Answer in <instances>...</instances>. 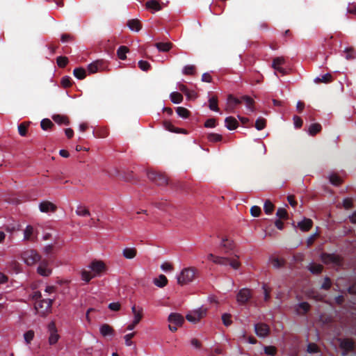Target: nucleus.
Masks as SVG:
<instances>
[{"mask_svg":"<svg viewBox=\"0 0 356 356\" xmlns=\"http://www.w3.org/2000/svg\"><path fill=\"white\" fill-rule=\"evenodd\" d=\"M54 298L42 299L35 303V309L38 315L45 316L51 311Z\"/></svg>","mask_w":356,"mask_h":356,"instance_id":"obj_1","label":"nucleus"},{"mask_svg":"<svg viewBox=\"0 0 356 356\" xmlns=\"http://www.w3.org/2000/svg\"><path fill=\"white\" fill-rule=\"evenodd\" d=\"M195 275V270L194 268H186L177 275V282L180 285L186 284L193 280Z\"/></svg>","mask_w":356,"mask_h":356,"instance_id":"obj_2","label":"nucleus"},{"mask_svg":"<svg viewBox=\"0 0 356 356\" xmlns=\"http://www.w3.org/2000/svg\"><path fill=\"white\" fill-rule=\"evenodd\" d=\"M22 259L28 266H33L40 261V255L34 250H27L22 254Z\"/></svg>","mask_w":356,"mask_h":356,"instance_id":"obj_3","label":"nucleus"},{"mask_svg":"<svg viewBox=\"0 0 356 356\" xmlns=\"http://www.w3.org/2000/svg\"><path fill=\"white\" fill-rule=\"evenodd\" d=\"M207 309L202 307L189 312L186 318L191 323H196L207 314Z\"/></svg>","mask_w":356,"mask_h":356,"instance_id":"obj_4","label":"nucleus"},{"mask_svg":"<svg viewBox=\"0 0 356 356\" xmlns=\"http://www.w3.org/2000/svg\"><path fill=\"white\" fill-rule=\"evenodd\" d=\"M337 340L340 348L342 350V355L346 356L350 351L353 350L354 342L352 339L347 338H338Z\"/></svg>","mask_w":356,"mask_h":356,"instance_id":"obj_5","label":"nucleus"},{"mask_svg":"<svg viewBox=\"0 0 356 356\" xmlns=\"http://www.w3.org/2000/svg\"><path fill=\"white\" fill-rule=\"evenodd\" d=\"M47 330L49 334L48 339L49 345L52 346L56 344L58 342L60 336L58 334V330L54 321H51L48 324Z\"/></svg>","mask_w":356,"mask_h":356,"instance_id":"obj_6","label":"nucleus"},{"mask_svg":"<svg viewBox=\"0 0 356 356\" xmlns=\"http://www.w3.org/2000/svg\"><path fill=\"white\" fill-rule=\"evenodd\" d=\"M148 178L154 182L158 186H163L167 184L168 179L167 178L162 174L158 173L156 172H149L147 174Z\"/></svg>","mask_w":356,"mask_h":356,"instance_id":"obj_7","label":"nucleus"},{"mask_svg":"<svg viewBox=\"0 0 356 356\" xmlns=\"http://www.w3.org/2000/svg\"><path fill=\"white\" fill-rule=\"evenodd\" d=\"M242 103V99L236 98L232 95H229L227 99L225 110L229 113H234L235 108Z\"/></svg>","mask_w":356,"mask_h":356,"instance_id":"obj_8","label":"nucleus"},{"mask_svg":"<svg viewBox=\"0 0 356 356\" xmlns=\"http://www.w3.org/2000/svg\"><path fill=\"white\" fill-rule=\"evenodd\" d=\"M254 331L259 337L264 338L268 336L270 329L266 324L259 323L254 325Z\"/></svg>","mask_w":356,"mask_h":356,"instance_id":"obj_9","label":"nucleus"},{"mask_svg":"<svg viewBox=\"0 0 356 356\" xmlns=\"http://www.w3.org/2000/svg\"><path fill=\"white\" fill-rule=\"evenodd\" d=\"M37 271L42 276H49L51 273V269L49 267V261L45 259L42 260L38 267Z\"/></svg>","mask_w":356,"mask_h":356,"instance_id":"obj_10","label":"nucleus"},{"mask_svg":"<svg viewBox=\"0 0 356 356\" xmlns=\"http://www.w3.org/2000/svg\"><path fill=\"white\" fill-rule=\"evenodd\" d=\"M251 297L250 291L247 289H243L237 294V302L240 304H245Z\"/></svg>","mask_w":356,"mask_h":356,"instance_id":"obj_11","label":"nucleus"},{"mask_svg":"<svg viewBox=\"0 0 356 356\" xmlns=\"http://www.w3.org/2000/svg\"><path fill=\"white\" fill-rule=\"evenodd\" d=\"M39 209L42 213L54 212L56 209V206L50 202L44 201L40 203Z\"/></svg>","mask_w":356,"mask_h":356,"instance_id":"obj_12","label":"nucleus"},{"mask_svg":"<svg viewBox=\"0 0 356 356\" xmlns=\"http://www.w3.org/2000/svg\"><path fill=\"white\" fill-rule=\"evenodd\" d=\"M88 268L91 270L92 273L97 276L104 269V264L102 261H92Z\"/></svg>","mask_w":356,"mask_h":356,"instance_id":"obj_13","label":"nucleus"},{"mask_svg":"<svg viewBox=\"0 0 356 356\" xmlns=\"http://www.w3.org/2000/svg\"><path fill=\"white\" fill-rule=\"evenodd\" d=\"M168 321L175 325H181L184 321V319L181 314L172 313L168 316Z\"/></svg>","mask_w":356,"mask_h":356,"instance_id":"obj_14","label":"nucleus"},{"mask_svg":"<svg viewBox=\"0 0 356 356\" xmlns=\"http://www.w3.org/2000/svg\"><path fill=\"white\" fill-rule=\"evenodd\" d=\"M241 99H242V102H244L245 104L246 109L251 113L254 112V99L248 95L241 96Z\"/></svg>","mask_w":356,"mask_h":356,"instance_id":"obj_15","label":"nucleus"},{"mask_svg":"<svg viewBox=\"0 0 356 356\" xmlns=\"http://www.w3.org/2000/svg\"><path fill=\"white\" fill-rule=\"evenodd\" d=\"M309 308L310 305H309V303L306 302H302L298 303L296 306V311L298 315H303L305 314L309 310Z\"/></svg>","mask_w":356,"mask_h":356,"instance_id":"obj_16","label":"nucleus"},{"mask_svg":"<svg viewBox=\"0 0 356 356\" xmlns=\"http://www.w3.org/2000/svg\"><path fill=\"white\" fill-rule=\"evenodd\" d=\"M321 259L323 263L325 264H337L338 263L339 260L336 255L332 254H321Z\"/></svg>","mask_w":356,"mask_h":356,"instance_id":"obj_17","label":"nucleus"},{"mask_svg":"<svg viewBox=\"0 0 356 356\" xmlns=\"http://www.w3.org/2000/svg\"><path fill=\"white\" fill-rule=\"evenodd\" d=\"M131 312L132 314H134L133 321H134V324H138L143 318V309H136V306L133 305L131 307Z\"/></svg>","mask_w":356,"mask_h":356,"instance_id":"obj_18","label":"nucleus"},{"mask_svg":"<svg viewBox=\"0 0 356 356\" xmlns=\"http://www.w3.org/2000/svg\"><path fill=\"white\" fill-rule=\"evenodd\" d=\"M99 332L103 337L113 336L114 330L108 324H103L99 327Z\"/></svg>","mask_w":356,"mask_h":356,"instance_id":"obj_19","label":"nucleus"},{"mask_svg":"<svg viewBox=\"0 0 356 356\" xmlns=\"http://www.w3.org/2000/svg\"><path fill=\"white\" fill-rule=\"evenodd\" d=\"M225 127L229 130H234L238 127L237 120L232 116L227 117L225 120Z\"/></svg>","mask_w":356,"mask_h":356,"instance_id":"obj_20","label":"nucleus"},{"mask_svg":"<svg viewBox=\"0 0 356 356\" xmlns=\"http://www.w3.org/2000/svg\"><path fill=\"white\" fill-rule=\"evenodd\" d=\"M146 8L151 10L152 13L161 10L162 6L161 4L154 0H149L146 2Z\"/></svg>","mask_w":356,"mask_h":356,"instance_id":"obj_21","label":"nucleus"},{"mask_svg":"<svg viewBox=\"0 0 356 356\" xmlns=\"http://www.w3.org/2000/svg\"><path fill=\"white\" fill-rule=\"evenodd\" d=\"M298 227L303 232L308 231L312 226V221L309 218H304L298 223Z\"/></svg>","mask_w":356,"mask_h":356,"instance_id":"obj_22","label":"nucleus"},{"mask_svg":"<svg viewBox=\"0 0 356 356\" xmlns=\"http://www.w3.org/2000/svg\"><path fill=\"white\" fill-rule=\"evenodd\" d=\"M332 80V76L331 74L326 73L325 74L320 75V76L316 77L314 79V81L316 83H319L321 82L327 83L331 82Z\"/></svg>","mask_w":356,"mask_h":356,"instance_id":"obj_23","label":"nucleus"},{"mask_svg":"<svg viewBox=\"0 0 356 356\" xmlns=\"http://www.w3.org/2000/svg\"><path fill=\"white\" fill-rule=\"evenodd\" d=\"M122 255L128 259H134L136 256V250L134 248H126L122 250Z\"/></svg>","mask_w":356,"mask_h":356,"instance_id":"obj_24","label":"nucleus"},{"mask_svg":"<svg viewBox=\"0 0 356 356\" xmlns=\"http://www.w3.org/2000/svg\"><path fill=\"white\" fill-rule=\"evenodd\" d=\"M155 46L159 51L167 52L172 48V44L171 42H157Z\"/></svg>","mask_w":356,"mask_h":356,"instance_id":"obj_25","label":"nucleus"},{"mask_svg":"<svg viewBox=\"0 0 356 356\" xmlns=\"http://www.w3.org/2000/svg\"><path fill=\"white\" fill-rule=\"evenodd\" d=\"M102 66V61L96 60L88 65V70L90 73L93 74L97 72Z\"/></svg>","mask_w":356,"mask_h":356,"instance_id":"obj_26","label":"nucleus"},{"mask_svg":"<svg viewBox=\"0 0 356 356\" xmlns=\"http://www.w3.org/2000/svg\"><path fill=\"white\" fill-rule=\"evenodd\" d=\"M168 283L166 277L163 275H160L158 278L154 280V284L160 288L164 287Z\"/></svg>","mask_w":356,"mask_h":356,"instance_id":"obj_27","label":"nucleus"},{"mask_svg":"<svg viewBox=\"0 0 356 356\" xmlns=\"http://www.w3.org/2000/svg\"><path fill=\"white\" fill-rule=\"evenodd\" d=\"M129 28L134 31H139L141 29V24L137 19L129 20L127 23Z\"/></svg>","mask_w":356,"mask_h":356,"instance_id":"obj_28","label":"nucleus"},{"mask_svg":"<svg viewBox=\"0 0 356 356\" xmlns=\"http://www.w3.org/2000/svg\"><path fill=\"white\" fill-rule=\"evenodd\" d=\"M75 212L76 214L79 216L86 217L90 216L89 210L86 207L82 205H79Z\"/></svg>","mask_w":356,"mask_h":356,"instance_id":"obj_29","label":"nucleus"},{"mask_svg":"<svg viewBox=\"0 0 356 356\" xmlns=\"http://www.w3.org/2000/svg\"><path fill=\"white\" fill-rule=\"evenodd\" d=\"M220 246L225 249V253L226 254L229 253L234 248L233 242L232 241H228L227 238L222 240Z\"/></svg>","mask_w":356,"mask_h":356,"instance_id":"obj_30","label":"nucleus"},{"mask_svg":"<svg viewBox=\"0 0 356 356\" xmlns=\"http://www.w3.org/2000/svg\"><path fill=\"white\" fill-rule=\"evenodd\" d=\"M170 98L171 102L175 104H180L183 101V96L177 92H171Z\"/></svg>","mask_w":356,"mask_h":356,"instance_id":"obj_31","label":"nucleus"},{"mask_svg":"<svg viewBox=\"0 0 356 356\" xmlns=\"http://www.w3.org/2000/svg\"><path fill=\"white\" fill-rule=\"evenodd\" d=\"M95 277V275L92 273L90 269L83 270L81 272V279L86 282H90Z\"/></svg>","mask_w":356,"mask_h":356,"instance_id":"obj_32","label":"nucleus"},{"mask_svg":"<svg viewBox=\"0 0 356 356\" xmlns=\"http://www.w3.org/2000/svg\"><path fill=\"white\" fill-rule=\"evenodd\" d=\"M52 119L58 124H68L69 121L67 117L61 115H54L52 116Z\"/></svg>","mask_w":356,"mask_h":356,"instance_id":"obj_33","label":"nucleus"},{"mask_svg":"<svg viewBox=\"0 0 356 356\" xmlns=\"http://www.w3.org/2000/svg\"><path fill=\"white\" fill-rule=\"evenodd\" d=\"M74 76L79 80L86 77V71L85 69L79 67L75 68L73 71Z\"/></svg>","mask_w":356,"mask_h":356,"instance_id":"obj_34","label":"nucleus"},{"mask_svg":"<svg viewBox=\"0 0 356 356\" xmlns=\"http://www.w3.org/2000/svg\"><path fill=\"white\" fill-rule=\"evenodd\" d=\"M129 51V49L125 46H120L117 50V55L120 60H124L127 58V53Z\"/></svg>","mask_w":356,"mask_h":356,"instance_id":"obj_35","label":"nucleus"},{"mask_svg":"<svg viewBox=\"0 0 356 356\" xmlns=\"http://www.w3.org/2000/svg\"><path fill=\"white\" fill-rule=\"evenodd\" d=\"M321 129V126L319 124L314 123L312 124L308 129V133L309 135L314 136L316 134H317L318 131H320Z\"/></svg>","mask_w":356,"mask_h":356,"instance_id":"obj_36","label":"nucleus"},{"mask_svg":"<svg viewBox=\"0 0 356 356\" xmlns=\"http://www.w3.org/2000/svg\"><path fill=\"white\" fill-rule=\"evenodd\" d=\"M209 108L213 111H218V100L215 97L209 99Z\"/></svg>","mask_w":356,"mask_h":356,"instance_id":"obj_37","label":"nucleus"},{"mask_svg":"<svg viewBox=\"0 0 356 356\" xmlns=\"http://www.w3.org/2000/svg\"><path fill=\"white\" fill-rule=\"evenodd\" d=\"M322 266L316 264H310L308 266V269L314 274H318L322 270Z\"/></svg>","mask_w":356,"mask_h":356,"instance_id":"obj_38","label":"nucleus"},{"mask_svg":"<svg viewBox=\"0 0 356 356\" xmlns=\"http://www.w3.org/2000/svg\"><path fill=\"white\" fill-rule=\"evenodd\" d=\"M329 180H330V182L332 185H334V186L340 185L342 181L341 179L338 175H337L336 174H334V173L330 175Z\"/></svg>","mask_w":356,"mask_h":356,"instance_id":"obj_39","label":"nucleus"},{"mask_svg":"<svg viewBox=\"0 0 356 356\" xmlns=\"http://www.w3.org/2000/svg\"><path fill=\"white\" fill-rule=\"evenodd\" d=\"M177 115L182 118H187L189 116V111L184 107H177L176 109Z\"/></svg>","mask_w":356,"mask_h":356,"instance_id":"obj_40","label":"nucleus"},{"mask_svg":"<svg viewBox=\"0 0 356 356\" xmlns=\"http://www.w3.org/2000/svg\"><path fill=\"white\" fill-rule=\"evenodd\" d=\"M229 258L225 257H218V258L215 259L214 264L226 266L229 264Z\"/></svg>","mask_w":356,"mask_h":356,"instance_id":"obj_41","label":"nucleus"},{"mask_svg":"<svg viewBox=\"0 0 356 356\" xmlns=\"http://www.w3.org/2000/svg\"><path fill=\"white\" fill-rule=\"evenodd\" d=\"M266 127V120L262 118H259L255 122V128L260 131L265 128Z\"/></svg>","mask_w":356,"mask_h":356,"instance_id":"obj_42","label":"nucleus"},{"mask_svg":"<svg viewBox=\"0 0 356 356\" xmlns=\"http://www.w3.org/2000/svg\"><path fill=\"white\" fill-rule=\"evenodd\" d=\"M34 332L33 330H29L24 334V339L26 344H29L34 338Z\"/></svg>","mask_w":356,"mask_h":356,"instance_id":"obj_43","label":"nucleus"},{"mask_svg":"<svg viewBox=\"0 0 356 356\" xmlns=\"http://www.w3.org/2000/svg\"><path fill=\"white\" fill-rule=\"evenodd\" d=\"M274 206L269 200H266L264 205V209L266 214L269 215L272 213Z\"/></svg>","mask_w":356,"mask_h":356,"instance_id":"obj_44","label":"nucleus"},{"mask_svg":"<svg viewBox=\"0 0 356 356\" xmlns=\"http://www.w3.org/2000/svg\"><path fill=\"white\" fill-rule=\"evenodd\" d=\"M40 126L43 130H47L49 128L53 126V123L50 120L45 118L41 121Z\"/></svg>","mask_w":356,"mask_h":356,"instance_id":"obj_45","label":"nucleus"},{"mask_svg":"<svg viewBox=\"0 0 356 356\" xmlns=\"http://www.w3.org/2000/svg\"><path fill=\"white\" fill-rule=\"evenodd\" d=\"M208 140L211 142H218L222 140V136L218 134L211 133L208 135Z\"/></svg>","mask_w":356,"mask_h":356,"instance_id":"obj_46","label":"nucleus"},{"mask_svg":"<svg viewBox=\"0 0 356 356\" xmlns=\"http://www.w3.org/2000/svg\"><path fill=\"white\" fill-rule=\"evenodd\" d=\"M284 63V58L282 57H277L275 58L272 63L273 68L275 67H280Z\"/></svg>","mask_w":356,"mask_h":356,"instance_id":"obj_47","label":"nucleus"},{"mask_svg":"<svg viewBox=\"0 0 356 356\" xmlns=\"http://www.w3.org/2000/svg\"><path fill=\"white\" fill-rule=\"evenodd\" d=\"M134 335H135V333L132 332V333L127 334L124 337L126 346H131L133 345V341H131V339L134 337Z\"/></svg>","mask_w":356,"mask_h":356,"instance_id":"obj_48","label":"nucleus"},{"mask_svg":"<svg viewBox=\"0 0 356 356\" xmlns=\"http://www.w3.org/2000/svg\"><path fill=\"white\" fill-rule=\"evenodd\" d=\"M307 350L309 353H316L318 351V348L316 344L314 343H309L307 345Z\"/></svg>","mask_w":356,"mask_h":356,"instance_id":"obj_49","label":"nucleus"},{"mask_svg":"<svg viewBox=\"0 0 356 356\" xmlns=\"http://www.w3.org/2000/svg\"><path fill=\"white\" fill-rule=\"evenodd\" d=\"M222 321L225 326H229L232 323L231 315L228 314H222Z\"/></svg>","mask_w":356,"mask_h":356,"instance_id":"obj_50","label":"nucleus"},{"mask_svg":"<svg viewBox=\"0 0 356 356\" xmlns=\"http://www.w3.org/2000/svg\"><path fill=\"white\" fill-rule=\"evenodd\" d=\"M138 66L143 71H147L150 67L149 63L145 60H140Z\"/></svg>","mask_w":356,"mask_h":356,"instance_id":"obj_51","label":"nucleus"},{"mask_svg":"<svg viewBox=\"0 0 356 356\" xmlns=\"http://www.w3.org/2000/svg\"><path fill=\"white\" fill-rule=\"evenodd\" d=\"M264 350L268 355H274L276 353V348L274 346H265Z\"/></svg>","mask_w":356,"mask_h":356,"instance_id":"obj_52","label":"nucleus"},{"mask_svg":"<svg viewBox=\"0 0 356 356\" xmlns=\"http://www.w3.org/2000/svg\"><path fill=\"white\" fill-rule=\"evenodd\" d=\"M193 72L194 66L191 65H186L182 70V73L184 74H192Z\"/></svg>","mask_w":356,"mask_h":356,"instance_id":"obj_53","label":"nucleus"},{"mask_svg":"<svg viewBox=\"0 0 356 356\" xmlns=\"http://www.w3.org/2000/svg\"><path fill=\"white\" fill-rule=\"evenodd\" d=\"M33 228L31 225L26 226L24 234V239H29L31 234H33Z\"/></svg>","mask_w":356,"mask_h":356,"instance_id":"obj_54","label":"nucleus"},{"mask_svg":"<svg viewBox=\"0 0 356 356\" xmlns=\"http://www.w3.org/2000/svg\"><path fill=\"white\" fill-rule=\"evenodd\" d=\"M276 216L280 218H286L287 216V212L284 209L279 208L277 211Z\"/></svg>","mask_w":356,"mask_h":356,"instance_id":"obj_55","label":"nucleus"},{"mask_svg":"<svg viewBox=\"0 0 356 356\" xmlns=\"http://www.w3.org/2000/svg\"><path fill=\"white\" fill-rule=\"evenodd\" d=\"M272 265L275 268H279L284 265V262L278 258H274L271 261Z\"/></svg>","mask_w":356,"mask_h":356,"instance_id":"obj_56","label":"nucleus"},{"mask_svg":"<svg viewBox=\"0 0 356 356\" xmlns=\"http://www.w3.org/2000/svg\"><path fill=\"white\" fill-rule=\"evenodd\" d=\"M67 63V58L66 57L59 56L57 58V64L59 67H65Z\"/></svg>","mask_w":356,"mask_h":356,"instance_id":"obj_57","label":"nucleus"},{"mask_svg":"<svg viewBox=\"0 0 356 356\" xmlns=\"http://www.w3.org/2000/svg\"><path fill=\"white\" fill-rule=\"evenodd\" d=\"M261 209L258 206H253L250 209V213L252 216L254 217H258L260 214Z\"/></svg>","mask_w":356,"mask_h":356,"instance_id":"obj_58","label":"nucleus"},{"mask_svg":"<svg viewBox=\"0 0 356 356\" xmlns=\"http://www.w3.org/2000/svg\"><path fill=\"white\" fill-rule=\"evenodd\" d=\"M205 127L207 128H213L216 126V120L213 118L208 119L204 123Z\"/></svg>","mask_w":356,"mask_h":356,"instance_id":"obj_59","label":"nucleus"},{"mask_svg":"<svg viewBox=\"0 0 356 356\" xmlns=\"http://www.w3.org/2000/svg\"><path fill=\"white\" fill-rule=\"evenodd\" d=\"M18 131L20 136H25L26 134V125L22 123L18 126Z\"/></svg>","mask_w":356,"mask_h":356,"instance_id":"obj_60","label":"nucleus"},{"mask_svg":"<svg viewBox=\"0 0 356 356\" xmlns=\"http://www.w3.org/2000/svg\"><path fill=\"white\" fill-rule=\"evenodd\" d=\"M164 127L165 129L170 132H179L178 130H177V128H175L174 126L169 122H164Z\"/></svg>","mask_w":356,"mask_h":356,"instance_id":"obj_61","label":"nucleus"},{"mask_svg":"<svg viewBox=\"0 0 356 356\" xmlns=\"http://www.w3.org/2000/svg\"><path fill=\"white\" fill-rule=\"evenodd\" d=\"M293 124H294V126L296 128H300L301 127L302 124V120H301V118L298 116H293Z\"/></svg>","mask_w":356,"mask_h":356,"instance_id":"obj_62","label":"nucleus"},{"mask_svg":"<svg viewBox=\"0 0 356 356\" xmlns=\"http://www.w3.org/2000/svg\"><path fill=\"white\" fill-rule=\"evenodd\" d=\"M229 265L234 269H238L240 267L241 264L237 259H229Z\"/></svg>","mask_w":356,"mask_h":356,"instance_id":"obj_63","label":"nucleus"},{"mask_svg":"<svg viewBox=\"0 0 356 356\" xmlns=\"http://www.w3.org/2000/svg\"><path fill=\"white\" fill-rule=\"evenodd\" d=\"M347 13L356 15V3H349L347 8Z\"/></svg>","mask_w":356,"mask_h":356,"instance_id":"obj_64","label":"nucleus"}]
</instances>
